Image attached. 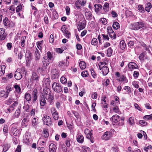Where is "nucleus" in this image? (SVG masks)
Instances as JSON below:
<instances>
[{
	"label": "nucleus",
	"instance_id": "17",
	"mask_svg": "<svg viewBox=\"0 0 152 152\" xmlns=\"http://www.w3.org/2000/svg\"><path fill=\"white\" fill-rule=\"evenodd\" d=\"M128 67L130 69H133L138 68V66L135 63L132 62H129L128 64Z\"/></svg>",
	"mask_w": 152,
	"mask_h": 152
},
{
	"label": "nucleus",
	"instance_id": "18",
	"mask_svg": "<svg viewBox=\"0 0 152 152\" xmlns=\"http://www.w3.org/2000/svg\"><path fill=\"white\" fill-rule=\"evenodd\" d=\"M29 120L28 117L24 118L22 121L21 125L23 127H26L28 125V123Z\"/></svg>",
	"mask_w": 152,
	"mask_h": 152
},
{
	"label": "nucleus",
	"instance_id": "4",
	"mask_svg": "<svg viewBox=\"0 0 152 152\" xmlns=\"http://www.w3.org/2000/svg\"><path fill=\"white\" fill-rule=\"evenodd\" d=\"M84 132L86 135V138L89 139L92 143H94V140L92 135V130H90L88 129H86L84 130Z\"/></svg>",
	"mask_w": 152,
	"mask_h": 152
},
{
	"label": "nucleus",
	"instance_id": "29",
	"mask_svg": "<svg viewBox=\"0 0 152 152\" xmlns=\"http://www.w3.org/2000/svg\"><path fill=\"white\" fill-rule=\"evenodd\" d=\"M85 14L87 19L88 20H90L92 19L93 17V16L91 12H89L88 11H86L85 12Z\"/></svg>",
	"mask_w": 152,
	"mask_h": 152
},
{
	"label": "nucleus",
	"instance_id": "59",
	"mask_svg": "<svg viewBox=\"0 0 152 152\" xmlns=\"http://www.w3.org/2000/svg\"><path fill=\"white\" fill-rule=\"evenodd\" d=\"M70 139L69 138H67L65 142V143L66 146L69 147L70 146Z\"/></svg>",
	"mask_w": 152,
	"mask_h": 152
},
{
	"label": "nucleus",
	"instance_id": "48",
	"mask_svg": "<svg viewBox=\"0 0 152 152\" xmlns=\"http://www.w3.org/2000/svg\"><path fill=\"white\" fill-rule=\"evenodd\" d=\"M143 118L147 120H152V114L150 115H145L144 116Z\"/></svg>",
	"mask_w": 152,
	"mask_h": 152
},
{
	"label": "nucleus",
	"instance_id": "24",
	"mask_svg": "<svg viewBox=\"0 0 152 152\" xmlns=\"http://www.w3.org/2000/svg\"><path fill=\"white\" fill-rule=\"evenodd\" d=\"M102 72V74L104 75H106L109 72L108 68L107 66L104 65Z\"/></svg>",
	"mask_w": 152,
	"mask_h": 152
},
{
	"label": "nucleus",
	"instance_id": "43",
	"mask_svg": "<svg viewBox=\"0 0 152 152\" xmlns=\"http://www.w3.org/2000/svg\"><path fill=\"white\" fill-rule=\"evenodd\" d=\"M38 120L36 118H34L32 120V125L34 126H36V125L38 123Z\"/></svg>",
	"mask_w": 152,
	"mask_h": 152
},
{
	"label": "nucleus",
	"instance_id": "9",
	"mask_svg": "<svg viewBox=\"0 0 152 152\" xmlns=\"http://www.w3.org/2000/svg\"><path fill=\"white\" fill-rule=\"evenodd\" d=\"M44 124L48 126H50L52 125V121L51 118L48 116L45 115L42 119Z\"/></svg>",
	"mask_w": 152,
	"mask_h": 152
},
{
	"label": "nucleus",
	"instance_id": "1",
	"mask_svg": "<svg viewBox=\"0 0 152 152\" xmlns=\"http://www.w3.org/2000/svg\"><path fill=\"white\" fill-rule=\"evenodd\" d=\"M44 96L45 99L48 100L50 104L53 103L54 97L51 95V91L47 87L44 88L43 89Z\"/></svg>",
	"mask_w": 152,
	"mask_h": 152
},
{
	"label": "nucleus",
	"instance_id": "28",
	"mask_svg": "<svg viewBox=\"0 0 152 152\" xmlns=\"http://www.w3.org/2000/svg\"><path fill=\"white\" fill-rule=\"evenodd\" d=\"M21 112L20 109L19 108L17 110L14 114L13 116V118H18Z\"/></svg>",
	"mask_w": 152,
	"mask_h": 152
},
{
	"label": "nucleus",
	"instance_id": "50",
	"mask_svg": "<svg viewBox=\"0 0 152 152\" xmlns=\"http://www.w3.org/2000/svg\"><path fill=\"white\" fill-rule=\"evenodd\" d=\"M146 55V53L145 52H143L140 55L139 57V59L141 61L143 60V58L145 55Z\"/></svg>",
	"mask_w": 152,
	"mask_h": 152
},
{
	"label": "nucleus",
	"instance_id": "51",
	"mask_svg": "<svg viewBox=\"0 0 152 152\" xmlns=\"http://www.w3.org/2000/svg\"><path fill=\"white\" fill-rule=\"evenodd\" d=\"M152 5L150 3H148L145 5V10H150L152 8Z\"/></svg>",
	"mask_w": 152,
	"mask_h": 152
},
{
	"label": "nucleus",
	"instance_id": "61",
	"mask_svg": "<svg viewBox=\"0 0 152 152\" xmlns=\"http://www.w3.org/2000/svg\"><path fill=\"white\" fill-rule=\"evenodd\" d=\"M119 123H118V125L120 126H122L124 124V119H120V120L118 121Z\"/></svg>",
	"mask_w": 152,
	"mask_h": 152
},
{
	"label": "nucleus",
	"instance_id": "19",
	"mask_svg": "<svg viewBox=\"0 0 152 152\" xmlns=\"http://www.w3.org/2000/svg\"><path fill=\"white\" fill-rule=\"evenodd\" d=\"M115 75L118 77H119L118 80L119 82H122L124 81L125 79H126V77L124 75H122L121 76L119 72H117L115 73Z\"/></svg>",
	"mask_w": 152,
	"mask_h": 152
},
{
	"label": "nucleus",
	"instance_id": "54",
	"mask_svg": "<svg viewBox=\"0 0 152 152\" xmlns=\"http://www.w3.org/2000/svg\"><path fill=\"white\" fill-rule=\"evenodd\" d=\"M67 79L64 76H62L61 78V82L62 83H65L67 82Z\"/></svg>",
	"mask_w": 152,
	"mask_h": 152
},
{
	"label": "nucleus",
	"instance_id": "25",
	"mask_svg": "<svg viewBox=\"0 0 152 152\" xmlns=\"http://www.w3.org/2000/svg\"><path fill=\"white\" fill-rule=\"evenodd\" d=\"M84 138L83 136L80 134H77L76 136V139L78 142L82 143L84 141Z\"/></svg>",
	"mask_w": 152,
	"mask_h": 152
},
{
	"label": "nucleus",
	"instance_id": "3",
	"mask_svg": "<svg viewBox=\"0 0 152 152\" xmlns=\"http://www.w3.org/2000/svg\"><path fill=\"white\" fill-rule=\"evenodd\" d=\"M10 134L15 136L19 134V130L17 129V126L14 123L12 124L10 126Z\"/></svg>",
	"mask_w": 152,
	"mask_h": 152
},
{
	"label": "nucleus",
	"instance_id": "33",
	"mask_svg": "<svg viewBox=\"0 0 152 152\" xmlns=\"http://www.w3.org/2000/svg\"><path fill=\"white\" fill-rule=\"evenodd\" d=\"M79 65L80 68L82 69H85L86 67V64L84 61H81L80 62Z\"/></svg>",
	"mask_w": 152,
	"mask_h": 152
},
{
	"label": "nucleus",
	"instance_id": "44",
	"mask_svg": "<svg viewBox=\"0 0 152 152\" xmlns=\"http://www.w3.org/2000/svg\"><path fill=\"white\" fill-rule=\"evenodd\" d=\"M113 51V50L111 48H108L107 50V55L108 57H110L111 56V55L112 54Z\"/></svg>",
	"mask_w": 152,
	"mask_h": 152
},
{
	"label": "nucleus",
	"instance_id": "53",
	"mask_svg": "<svg viewBox=\"0 0 152 152\" xmlns=\"http://www.w3.org/2000/svg\"><path fill=\"white\" fill-rule=\"evenodd\" d=\"M126 15L127 17L131 16L132 15V12L129 10H126L125 12Z\"/></svg>",
	"mask_w": 152,
	"mask_h": 152
},
{
	"label": "nucleus",
	"instance_id": "20",
	"mask_svg": "<svg viewBox=\"0 0 152 152\" xmlns=\"http://www.w3.org/2000/svg\"><path fill=\"white\" fill-rule=\"evenodd\" d=\"M39 101L41 106H44L46 104V102L43 95L40 97Z\"/></svg>",
	"mask_w": 152,
	"mask_h": 152
},
{
	"label": "nucleus",
	"instance_id": "32",
	"mask_svg": "<svg viewBox=\"0 0 152 152\" xmlns=\"http://www.w3.org/2000/svg\"><path fill=\"white\" fill-rule=\"evenodd\" d=\"M26 37L25 36H22L21 37V40L20 42V45L22 48L24 47L25 45V40Z\"/></svg>",
	"mask_w": 152,
	"mask_h": 152
},
{
	"label": "nucleus",
	"instance_id": "55",
	"mask_svg": "<svg viewBox=\"0 0 152 152\" xmlns=\"http://www.w3.org/2000/svg\"><path fill=\"white\" fill-rule=\"evenodd\" d=\"M109 34L111 38H113V39H115L116 38V35L113 31L111 32V33Z\"/></svg>",
	"mask_w": 152,
	"mask_h": 152
},
{
	"label": "nucleus",
	"instance_id": "30",
	"mask_svg": "<svg viewBox=\"0 0 152 152\" xmlns=\"http://www.w3.org/2000/svg\"><path fill=\"white\" fill-rule=\"evenodd\" d=\"M31 77L32 80L36 82H37L39 80V76L35 73H33Z\"/></svg>",
	"mask_w": 152,
	"mask_h": 152
},
{
	"label": "nucleus",
	"instance_id": "5",
	"mask_svg": "<svg viewBox=\"0 0 152 152\" xmlns=\"http://www.w3.org/2000/svg\"><path fill=\"white\" fill-rule=\"evenodd\" d=\"M52 87L54 91L56 92L60 93L62 91V87L58 83L54 82L52 84Z\"/></svg>",
	"mask_w": 152,
	"mask_h": 152
},
{
	"label": "nucleus",
	"instance_id": "49",
	"mask_svg": "<svg viewBox=\"0 0 152 152\" xmlns=\"http://www.w3.org/2000/svg\"><path fill=\"white\" fill-rule=\"evenodd\" d=\"M82 76L84 77H86L88 75V73L87 71H83L81 73Z\"/></svg>",
	"mask_w": 152,
	"mask_h": 152
},
{
	"label": "nucleus",
	"instance_id": "8",
	"mask_svg": "<svg viewBox=\"0 0 152 152\" xmlns=\"http://www.w3.org/2000/svg\"><path fill=\"white\" fill-rule=\"evenodd\" d=\"M61 31L64 34V35L67 38H69L71 37V34L68 31V29L66 25H63L61 27Z\"/></svg>",
	"mask_w": 152,
	"mask_h": 152
},
{
	"label": "nucleus",
	"instance_id": "47",
	"mask_svg": "<svg viewBox=\"0 0 152 152\" xmlns=\"http://www.w3.org/2000/svg\"><path fill=\"white\" fill-rule=\"evenodd\" d=\"M95 10H102V6L100 4H96L94 5Z\"/></svg>",
	"mask_w": 152,
	"mask_h": 152
},
{
	"label": "nucleus",
	"instance_id": "35",
	"mask_svg": "<svg viewBox=\"0 0 152 152\" xmlns=\"http://www.w3.org/2000/svg\"><path fill=\"white\" fill-rule=\"evenodd\" d=\"M99 21L102 24L105 25L107 24V21L106 19L104 18H102L99 19Z\"/></svg>",
	"mask_w": 152,
	"mask_h": 152
},
{
	"label": "nucleus",
	"instance_id": "60",
	"mask_svg": "<svg viewBox=\"0 0 152 152\" xmlns=\"http://www.w3.org/2000/svg\"><path fill=\"white\" fill-rule=\"evenodd\" d=\"M52 115L54 120H57L58 119V115L57 112Z\"/></svg>",
	"mask_w": 152,
	"mask_h": 152
},
{
	"label": "nucleus",
	"instance_id": "36",
	"mask_svg": "<svg viewBox=\"0 0 152 152\" xmlns=\"http://www.w3.org/2000/svg\"><path fill=\"white\" fill-rule=\"evenodd\" d=\"M47 58L50 61H51L52 62L53 60V55L50 51H48L47 53Z\"/></svg>",
	"mask_w": 152,
	"mask_h": 152
},
{
	"label": "nucleus",
	"instance_id": "6",
	"mask_svg": "<svg viewBox=\"0 0 152 152\" xmlns=\"http://www.w3.org/2000/svg\"><path fill=\"white\" fill-rule=\"evenodd\" d=\"M24 69H17L15 72L14 74V77L15 79L17 80H20L22 77V71Z\"/></svg>",
	"mask_w": 152,
	"mask_h": 152
},
{
	"label": "nucleus",
	"instance_id": "41",
	"mask_svg": "<svg viewBox=\"0 0 152 152\" xmlns=\"http://www.w3.org/2000/svg\"><path fill=\"white\" fill-rule=\"evenodd\" d=\"M113 27L114 29H117L120 27L119 23L117 22H115L113 24Z\"/></svg>",
	"mask_w": 152,
	"mask_h": 152
},
{
	"label": "nucleus",
	"instance_id": "58",
	"mask_svg": "<svg viewBox=\"0 0 152 152\" xmlns=\"http://www.w3.org/2000/svg\"><path fill=\"white\" fill-rule=\"evenodd\" d=\"M6 95H5V98L8 97L9 92L12 90V89L11 88H8L7 89V88H6Z\"/></svg>",
	"mask_w": 152,
	"mask_h": 152
},
{
	"label": "nucleus",
	"instance_id": "45",
	"mask_svg": "<svg viewBox=\"0 0 152 152\" xmlns=\"http://www.w3.org/2000/svg\"><path fill=\"white\" fill-rule=\"evenodd\" d=\"M44 83L46 86H49L50 84V79L48 78L45 79L44 81Z\"/></svg>",
	"mask_w": 152,
	"mask_h": 152
},
{
	"label": "nucleus",
	"instance_id": "16",
	"mask_svg": "<svg viewBox=\"0 0 152 152\" xmlns=\"http://www.w3.org/2000/svg\"><path fill=\"white\" fill-rule=\"evenodd\" d=\"M120 119V117L117 115H113L110 118V120L115 123H116Z\"/></svg>",
	"mask_w": 152,
	"mask_h": 152
},
{
	"label": "nucleus",
	"instance_id": "12",
	"mask_svg": "<svg viewBox=\"0 0 152 152\" xmlns=\"http://www.w3.org/2000/svg\"><path fill=\"white\" fill-rule=\"evenodd\" d=\"M32 95L33 97L32 102L34 103L35 102L37 98V89L35 88L33 89Z\"/></svg>",
	"mask_w": 152,
	"mask_h": 152
},
{
	"label": "nucleus",
	"instance_id": "21",
	"mask_svg": "<svg viewBox=\"0 0 152 152\" xmlns=\"http://www.w3.org/2000/svg\"><path fill=\"white\" fill-rule=\"evenodd\" d=\"M24 99L28 103H30L31 99V95L30 94L26 93L25 95Z\"/></svg>",
	"mask_w": 152,
	"mask_h": 152
},
{
	"label": "nucleus",
	"instance_id": "56",
	"mask_svg": "<svg viewBox=\"0 0 152 152\" xmlns=\"http://www.w3.org/2000/svg\"><path fill=\"white\" fill-rule=\"evenodd\" d=\"M43 42V41H41L37 42V47L39 50L41 49L42 48V45Z\"/></svg>",
	"mask_w": 152,
	"mask_h": 152
},
{
	"label": "nucleus",
	"instance_id": "52",
	"mask_svg": "<svg viewBox=\"0 0 152 152\" xmlns=\"http://www.w3.org/2000/svg\"><path fill=\"white\" fill-rule=\"evenodd\" d=\"M31 54L29 51H26V56L28 58H31Z\"/></svg>",
	"mask_w": 152,
	"mask_h": 152
},
{
	"label": "nucleus",
	"instance_id": "57",
	"mask_svg": "<svg viewBox=\"0 0 152 152\" xmlns=\"http://www.w3.org/2000/svg\"><path fill=\"white\" fill-rule=\"evenodd\" d=\"M110 83V80L108 79L104 80V82L103 83V84L105 86H107L109 85Z\"/></svg>",
	"mask_w": 152,
	"mask_h": 152
},
{
	"label": "nucleus",
	"instance_id": "37",
	"mask_svg": "<svg viewBox=\"0 0 152 152\" xmlns=\"http://www.w3.org/2000/svg\"><path fill=\"white\" fill-rule=\"evenodd\" d=\"M120 48L122 50L124 49L126 47V44L124 40L121 41L120 43Z\"/></svg>",
	"mask_w": 152,
	"mask_h": 152
},
{
	"label": "nucleus",
	"instance_id": "46",
	"mask_svg": "<svg viewBox=\"0 0 152 152\" xmlns=\"http://www.w3.org/2000/svg\"><path fill=\"white\" fill-rule=\"evenodd\" d=\"M3 151L4 152L7 151L9 148L10 146L8 144H5L3 146Z\"/></svg>",
	"mask_w": 152,
	"mask_h": 152
},
{
	"label": "nucleus",
	"instance_id": "27",
	"mask_svg": "<svg viewBox=\"0 0 152 152\" xmlns=\"http://www.w3.org/2000/svg\"><path fill=\"white\" fill-rule=\"evenodd\" d=\"M127 122L130 125L134 126L135 124L134 117H130L127 121Z\"/></svg>",
	"mask_w": 152,
	"mask_h": 152
},
{
	"label": "nucleus",
	"instance_id": "39",
	"mask_svg": "<svg viewBox=\"0 0 152 152\" xmlns=\"http://www.w3.org/2000/svg\"><path fill=\"white\" fill-rule=\"evenodd\" d=\"M4 24L5 26H8L9 25L10 21L7 18H5L3 20Z\"/></svg>",
	"mask_w": 152,
	"mask_h": 152
},
{
	"label": "nucleus",
	"instance_id": "34",
	"mask_svg": "<svg viewBox=\"0 0 152 152\" xmlns=\"http://www.w3.org/2000/svg\"><path fill=\"white\" fill-rule=\"evenodd\" d=\"M14 88L15 89V91L18 94H20L21 89L19 86L15 85L14 86Z\"/></svg>",
	"mask_w": 152,
	"mask_h": 152
},
{
	"label": "nucleus",
	"instance_id": "2",
	"mask_svg": "<svg viewBox=\"0 0 152 152\" xmlns=\"http://www.w3.org/2000/svg\"><path fill=\"white\" fill-rule=\"evenodd\" d=\"M144 23L142 21L134 23L131 24V29L137 30L144 26Z\"/></svg>",
	"mask_w": 152,
	"mask_h": 152
},
{
	"label": "nucleus",
	"instance_id": "13",
	"mask_svg": "<svg viewBox=\"0 0 152 152\" xmlns=\"http://www.w3.org/2000/svg\"><path fill=\"white\" fill-rule=\"evenodd\" d=\"M52 77L53 79L58 78L59 76V71L57 69H54L51 71Z\"/></svg>",
	"mask_w": 152,
	"mask_h": 152
},
{
	"label": "nucleus",
	"instance_id": "22",
	"mask_svg": "<svg viewBox=\"0 0 152 152\" xmlns=\"http://www.w3.org/2000/svg\"><path fill=\"white\" fill-rule=\"evenodd\" d=\"M56 145L53 143H51L49 145L50 152H56Z\"/></svg>",
	"mask_w": 152,
	"mask_h": 152
},
{
	"label": "nucleus",
	"instance_id": "10",
	"mask_svg": "<svg viewBox=\"0 0 152 152\" xmlns=\"http://www.w3.org/2000/svg\"><path fill=\"white\" fill-rule=\"evenodd\" d=\"M112 136V133L108 131L105 132L104 134L102 136V140H109Z\"/></svg>",
	"mask_w": 152,
	"mask_h": 152
},
{
	"label": "nucleus",
	"instance_id": "42",
	"mask_svg": "<svg viewBox=\"0 0 152 152\" xmlns=\"http://www.w3.org/2000/svg\"><path fill=\"white\" fill-rule=\"evenodd\" d=\"M91 44L94 46L98 44V41L96 38H93L91 41Z\"/></svg>",
	"mask_w": 152,
	"mask_h": 152
},
{
	"label": "nucleus",
	"instance_id": "31",
	"mask_svg": "<svg viewBox=\"0 0 152 152\" xmlns=\"http://www.w3.org/2000/svg\"><path fill=\"white\" fill-rule=\"evenodd\" d=\"M5 66L4 65H1L0 67V76L4 75L5 72Z\"/></svg>",
	"mask_w": 152,
	"mask_h": 152
},
{
	"label": "nucleus",
	"instance_id": "64",
	"mask_svg": "<svg viewBox=\"0 0 152 152\" xmlns=\"http://www.w3.org/2000/svg\"><path fill=\"white\" fill-rule=\"evenodd\" d=\"M139 123L143 126H146L147 124V122L144 120L140 121Z\"/></svg>",
	"mask_w": 152,
	"mask_h": 152
},
{
	"label": "nucleus",
	"instance_id": "40",
	"mask_svg": "<svg viewBox=\"0 0 152 152\" xmlns=\"http://www.w3.org/2000/svg\"><path fill=\"white\" fill-rule=\"evenodd\" d=\"M43 135L41 137L44 138H47L49 136V133L45 129H44L43 130Z\"/></svg>",
	"mask_w": 152,
	"mask_h": 152
},
{
	"label": "nucleus",
	"instance_id": "14",
	"mask_svg": "<svg viewBox=\"0 0 152 152\" xmlns=\"http://www.w3.org/2000/svg\"><path fill=\"white\" fill-rule=\"evenodd\" d=\"M7 34L5 33V30L2 28H0V39L4 40L6 38Z\"/></svg>",
	"mask_w": 152,
	"mask_h": 152
},
{
	"label": "nucleus",
	"instance_id": "23",
	"mask_svg": "<svg viewBox=\"0 0 152 152\" xmlns=\"http://www.w3.org/2000/svg\"><path fill=\"white\" fill-rule=\"evenodd\" d=\"M49 59H48L46 56L44 57L42 59V63L43 64V66L45 67L49 65L50 64Z\"/></svg>",
	"mask_w": 152,
	"mask_h": 152
},
{
	"label": "nucleus",
	"instance_id": "7",
	"mask_svg": "<svg viewBox=\"0 0 152 152\" xmlns=\"http://www.w3.org/2000/svg\"><path fill=\"white\" fill-rule=\"evenodd\" d=\"M86 3L85 1L78 0L75 2L76 7L77 9H82L85 5Z\"/></svg>",
	"mask_w": 152,
	"mask_h": 152
},
{
	"label": "nucleus",
	"instance_id": "15",
	"mask_svg": "<svg viewBox=\"0 0 152 152\" xmlns=\"http://www.w3.org/2000/svg\"><path fill=\"white\" fill-rule=\"evenodd\" d=\"M46 141V139L41 137L39 139L37 142V143L41 146L44 147L45 145Z\"/></svg>",
	"mask_w": 152,
	"mask_h": 152
},
{
	"label": "nucleus",
	"instance_id": "26",
	"mask_svg": "<svg viewBox=\"0 0 152 152\" xmlns=\"http://www.w3.org/2000/svg\"><path fill=\"white\" fill-rule=\"evenodd\" d=\"M40 57L39 51L37 48H36L35 52V59L36 61L39 60Z\"/></svg>",
	"mask_w": 152,
	"mask_h": 152
},
{
	"label": "nucleus",
	"instance_id": "38",
	"mask_svg": "<svg viewBox=\"0 0 152 152\" xmlns=\"http://www.w3.org/2000/svg\"><path fill=\"white\" fill-rule=\"evenodd\" d=\"M53 14V16L54 19H56L58 18V13L56 11V10H51Z\"/></svg>",
	"mask_w": 152,
	"mask_h": 152
},
{
	"label": "nucleus",
	"instance_id": "62",
	"mask_svg": "<svg viewBox=\"0 0 152 152\" xmlns=\"http://www.w3.org/2000/svg\"><path fill=\"white\" fill-rule=\"evenodd\" d=\"M3 132L4 133H7L8 132V127L7 125H4V126Z\"/></svg>",
	"mask_w": 152,
	"mask_h": 152
},
{
	"label": "nucleus",
	"instance_id": "63",
	"mask_svg": "<svg viewBox=\"0 0 152 152\" xmlns=\"http://www.w3.org/2000/svg\"><path fill=\"white\" fill-rule=\"evenodd\" d=\"M91 74L92 77L94 78H95L96 77V75L94 72V70L93 69H91Z\"/></svg>",
	"mask_w": 152,
	"mask_h": 152
},
{
	"label": "nucleus",
	"instance_id": "11",
	"mask_svg": "<svg viewBox=\"0 0 152 152\" xmlns=\"http://www.w3.org/2000/svg\"><path fill=\"white\" fill-rule=\"evenodd\" d=\"M86 23L82 21H80L77 23V27L78 31L81 30L85 28Z\"/></svg>",
	"mask_w": 152,
	"mask_h": 152
}]
</instances>
